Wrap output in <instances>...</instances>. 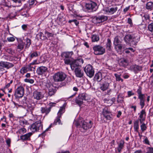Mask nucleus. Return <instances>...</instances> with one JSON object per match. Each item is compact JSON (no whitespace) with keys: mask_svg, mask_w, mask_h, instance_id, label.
Instances as JSON below:
<instances>
[{"mask_svg":"<svg viewBox=\"0 0 153 153\" xmlns=\"http://www.w3.org/2000/svg\"><path fill=\"white\" fill-rule=\"evenodd\" d=\"M67 75L63 72L59 71L55 73L53 76V79L54 82H62L66 78Z\"/></svg>","mask_w":153,"mask_h":153,"instance_id":"nucleus-1","label":"nucleus"},{"mask_svg":"<svg viewBox=\"0 0 153 153\" xmlns=\"http://www.w3.org/2000/svg\"><path fill=\"white\" fill-rule=\"evenodd\" d=\"M94 53L96 55H101L105 52V49L102 46L99 45H95L93 47Z\"/></svg>","mask_w":153,"mask_h":153,"instance_id":"nucleus-2","label":"nucleus"},{"mask_svg":"<svg viewBox=\"0 0 153 153\" xmlns=\"http://www.w3.org/2000/svg\"><path fill=\"white\" fill-rule=\"evenodd\" d=\"M43 125L40 121L36 122L30 126V129L32 132L37 131L42 129Z\"/></svg>","mask_w":153,"mask_h":153,"instance_id":"nucleus-3","label":"nucleus"},{"mask_svg":"<svg viewBox=\"0 0 153 153\" xmlns=\"http://www.w3.org/2000/svg\"><path fill=\"white\" fill-rule=\"evenodd\" d=\"M85 73L89 77H92L94 73V69L93 66L90 64L87 65L84 68Z\"/></svg>","mask_w":153,"mask_h":153,"instance_id":"nucleus-4","label":"nucleus"},{"mask_svg":"<svg viewBox=\"0 0 153 153\" xmlns=\"http://www.w3.org/2000/svg\"><path fill=\"white\" fill-rule=\"evenodd\" d=\"M14 66V64L12 63L1 61L0 62V70L1 71H3L5 70V68L8 69L12 68Z\"/></svg>","mask_w":153,"mask_h":153,"instance_id":"nucleus-5","label":"nucleus"},{"mask_svg":"<svg viewBox=\"0 0 153 153\" xmlns=\"http://www.w3.org/2000/svg\"><path fill=\"white\" fill-rule=\"evenodd\" d=\"M108 18L107 16L103 15L95 16L92 19L93 22L97 24L104 22L106 21Z\"/></svg>","mask_w":153,"mask_h":153,"instance_id":"nucleus-6","label":"nucleus"},{"mask_svg":"<svg viewBox=\"0 0 153 153\" xmlns=\"http://www.w3.org/2000/svg\"><path fill=\"white\" fill-rule=\"evenodd\" d=\"M24 88L22 86L18 87L15 90L14 95L16 98H22L24 94Z\"/></svg>","mask_w":153,"mask_h":153,"instance_id":"nucleus-7","label":"nucleus"},{"mask_svg":"<svg viewBox=\"0 0 153 153\" xmlns=\"http://www.w3.org/2000/svg\"><path fill=\"white\" fill-rule=\"evenodd\" d=\"M64 112V109L62 107H61L60 108L58 113L57 116V117L56 119L54 120L53 123V124L56 125L58 123L59 124H62V123H61L60 118L62 116V114Z\"/></svg>","mask_w":153,"mask_h":153,"instance_id":"nucleus-8","label":"nucleus"},{"mask_svg":"<svg viewBox=\"0 0 153 153\" xmlns=\"http://www.w3.org/2000/svg\"><path fill=\"white\" fill-rule=\"evenodd\" d=\"M86 8L88 10H91L93 11H96L97 6L96 4L91 1H89L85 4Z\"/></svg>","mask_w":153,"mask_h":153,"instance_id":"nucleus-9","label":"nucleus"},{"mask_svg":"<svg viewBox=\"0 0 153 153\" xmlns=\"http://www.w3.org/2000/svg\"><path fill=\"white\" fill-rule=\"evenodd\" d=\"M79 125L82 127L83 129L87 130L91 127L92 122L91 121H90L88 123H87L85 121H82Z\"/></svg>","mask_w":153,"mask_h":153,"instance_id":"nucleus-10","label":"nucleus"},{"mask_svg":"<svg viewBox=\"0 0 153 153\" xmlns=\"http://www.w3.org/2000/svg\"><path fill=\"white\" fill-rule=\"evenodd\" d=\"M118 7L117 6H114L111 7L105 8L104 10L106 13L109 15H112L117 10Z\"/></svg>","mask_w":153,"mask_h":153,"instance_id":"nucleus-11","label":"nucleus"},{"mask_svg":"<svg viewBox=\"0 0 153 153\" xmlns=\"http://www.w3.org/2000/svg\"><path fill=\"white\" fill-rule=\"evenodd\" d=\"M44 97L42 93L40 91H35L33 92V97L37 100H41Z\"/></svg>","mask_w":153,"mask_h":153,"instance_id":"nucleus-12","label":"nucleus"},{"mask_svg":"<svg viewBox=\"0 0 153 153\" xmlns=\"http://www.w3.org/2000/svg\"><path fill=\"white\" fill-rule=\"evenodd\" d=\"M48 72V68L45 66H41L38 67L37 69L36 72L39 75H42Z\"/></svg>","mask_w":153,"mask_h":153,"instance_id":"nucleus-13","label":"nucleus"},{"mask_svg":"<svg viewBox=\"0 0 153 153\" xmlns=\"http://www.w3.org/2000/svg\"><path fill=\"white\" fill-rule=\"evenodd\" d=\"M103 115L106 120H111L112 119V114L106 108H104L102 112Z\"/></svg>","mask_w":153,"mask_h":153,"instance_id":"nucleus-14","label":"nucleus"},{"mask_svg":"<svg viewBox=\"0 0 153 153\" xmlns=\"http://www.w3.org/2000/svg\"><path fill=\"white\" fill-rule=\"evenodd\" d=\"M74 71L75 75L76 77L81 78H82L84 76V72L81 68L76 69Z\"/></svg>","mask_w":153,"mask_h":153,"instance_id":"nucleus-15","label":"nucleus"},{"mask_svg":"<svg viewBox=\"0 0 153 153\" xmlns=\"http://www.w3.org/2000/svg\"><path fill=\"white\" fill-rule=\"evenodd\" d=\"M118 61L119 65L123 67H126L128 64V61L124 58H120L118 59Z\"/></svg>","mask_w":153,"mask_h":153,"instance_id":"nucleus-16","label":"nucleus"},{"mask_svg":"<svg viewBox=\"0 0 153 153\" xmlns=\"http://www.w3.org/2000/svg\"><path fill=\"white\" fill-rule=\"evenodd\" d=\"M131 70L136 74L139 71H141L142 68V67L141 66L137 65H133L131 66Z\"/></svg>","mask_w":153,"mask_h":153,"instance_id":"nucleus-17","label":"nucleus"},{"mask_svg":"<svg viewBox=\"0 0 153 153\" xmlns=\"http://www.w3.org/2000/svg\"><path fill=\"white\" fill-rule=\"evenodd\" d=\"M138 98L140 99V104L141 107V108H143L145 105V94H143L138 96Z\"/></svg>","mask_w":153,"mask_h":153,"instance_id":"nucleus-18","label":"nucleus"},{"mask_svg":"<svg viewBox=\"0 0 153 153\" xmlns=\"http://www.w3.org/2000/svg\"><path fill=\"white\" fill-rule=\"evenodd\" d=\"M40 111L42 114H44L46 115H47L51 111V107L45 106L42 107Z\"/></svg>","mask_w":153,"mask_h":153,"instance_id":"nucleus-19","label":"nucleus"},{"mask_svg":"<svg viewBox=\"0 0 153 153\" xmlns=\"http://www.w3.org/2000/svg\"><path fill=\"white\" fill-rule=\"evenodd\" d=\"M100 84V89L103 91L107 89L109 86V84L105 82H101Z\"/></svg>","mask_w":153,"mask_h":153,"instance_id":"nucleus-20","label":"nucleus"},{"mask_svg":"<svg viewBox=\"0 0 153 153\" xmlns=\"http://www.w3.org/2000/svg\"><path fill=\"white\" fill-rule=\"evenodd\" d=\"M146 113L145 110L143 109L141 111L139 116V120L140 123H142L145 121V117L146 115Z\"/></svg>","mask_w":153,"mask_h":153,"instance_id":"nucleus-21","label":"nucleus"},{"mask_svg":"<svg viewBox=\"0 0 153 153\" xmlns=\"http://www.w3.org/2000/svg\"><path fill=\"white\" fill-rule=\"evenodd\" d=\"M48 89V94L51 96L53 95L56 92V90L55 87L52 85L49 86Z\"/></svg>","mask_w":153,"mask_h":153,"instance_id":"nucleus-22","label":"nucleus"},{"mask_svg":"<svg viewBox=\"0 0 153 153\" xmlns=\"http://www.w3.org/2000/svg\"><path fill=\"white\" fill-rule=\"evenodd\" d=\"M73 54V51L66 52L63 53L61 56L63 58H65V59H69L71 57Z\"/></svg>","mask_w":153,"mask_h":153,"instance_id":"nucleus-23","label":"nucleus"},{"mask_svg":"<svg viewBox=\"0 0 153 153\" xmlns=\"http://www.w3.org/2000/svg\"><path fill=\"white\" fill-rule=\"evenodd\" d=\"M25 45V43L22 40L19 41L17 47V50L18 51H21L24 48Z\"/></svg>","mask_w":153,"mask_h":153,"instance_id":"nucleus-24","label":"nucleus"},{"mask_svg":"<svg viewBox=\"0 0 153 153\" xmlns=\"http://www.w3.org/2000/svg\"><path fill=\"white\" fill-rule=\"evenodd\" d=\"M32 134V133H29L24 135L21 136L20 137V139L21 140H22L23 141L29 140L30 139V137Z\"/></svg>","mask_w":153,"mask_h":153,"instance_id":"nucleus-25","label":"nucleus"},{"mask_svg":"<svg viewBox=\"0 0 153 153\" xmlns=\"http://www.w3.org/2000/svg\"><path fill=\"white\" fill-rule=\"evenodd\" d=\"M105 103H106L108 104V106H111L115 102V98L113 97L111 99H105L104 100Z\"/></svg>","mask_w":153,"mask_h":153,"instance_id":"nucleus-26","label":"nucleus"},{"mask_svg":"<svg viewBox=\"0 0 153 153\" xmlns=\"http://www.w3.org/2000/svg\"><path fill=\"white\" fill-rule=\"evenodd\" d=\"M124 143L125 142L123 140H121L120 141L119 143L118 144V146L117 148V150L119 152H120L122 149L124 147Z\"/></svg>","mask_w":153,"mask_h":153,"instance_id":"nucleus-27","label":"nucleus"},{"mask_svg":"<svg viewBox=\"0 0 153 153\" xmlns=\"http://www.w3.org/2000/svg\"><path fill=\"white\" fill-rule=\"evenodd\" d=\"M71 67L73 71L75 70L76 69L79 68H80L77 64H76L74 60L72 61L71 62Z\"/></svg>","mask_w":153,"mask_h":153,"instance_id":"nucleus-28","label":"nucleus"},{"mask_svg":"<svg viewBox=\"0 0 153 153\" xmlns=\"http://www.w3.org/2000/svg\"><path fill=\"white\" fill-rule=\"evenodd\" d=\"M95 79L98 82H100L102 79V74L101 72H98L97 73L94 77Z\"/></svg>","mask_w":153,"mask_h":153,"instance_id":"nucleus-29","label":"nucleus"},{"mask_svg":"<svg viewBox=\"0 0 153 153\" xmlns=\"http://www.w3.org/2000/svg\"><path fill=\"white\" fill-rule=\"evenodd\" d=\"M146 8L147 10H153V2L151 1L148 2L146 4Z\"/></svg>","mask_w":153,"mask_h":153,"instance_id":"nucleus-30","label":"nucleus"},{"mask_svg":"<svg viewBox=\"0 0 153 153\" xmlns=\"http://www.w3.org/2000/svg\"><path fill=\"white\" fill-rule=\"evenodd\" d=\"M139 128V120H137L134 122V131L136 132H138Z\"/></svg>","mask_w":153,"mask_h":153,"instance_id":"nucleus-31","label":"nucleus"},{"mask_svg":"<svg viewBox=\"0 0 153 153\" xmlns=\"http://www.w3.org/2000/svg\"><path fill=\"white\" fill-rule=\"evenodd\" d=\"M92 41L93 42H97L100 39L99 35L98 34H93L91 37Z\"/></svg>","mask_w":153,"mask_h":153,"instance_id":"nucleus-32","label":"nucleus"},{"mask_svg":"<svg viewBox=\"0 0 153 153\" xmlns=\"http://www.w3.org/2000/svg\"><path fill=\"white\" fill-rule=\"evenodd\" d=\"M132 36L130 34L126 35L124 37V40L126 43H128L131 39H132Z\"/></svg>","mask_w":153,"mask_h":153,"instance_id":"nucleus-33","label":"nucleus"},{"mask_svg":"<svg viewBox=\"0 0 153 153\" xmlns=\"http://www.w3.org/2000/svg\"><path fill=\"white\" fill-rule=\"evenodd\" d=\"M111 40L109 39L108 38L107 39V42L106 43V48L109 51H111Z\"/></svg>","mask_w":153,"mask_h":153,"instance_id":"nucleus-34","label":"nucleus"},{"mask_svg":"<svg viewBox=\"0 0 153 153\" xmlns=\"http://www.w3.org/2000/svg\"><path fill=\"white\" fill-rule=\"evenodd\" d=\"M77 64L80 67H81L82 65L84 62V60L82 58H79L74 60Z\"/></svg>","mask_w":153,"mask_h":153,"instance_id":"nucleus-35","label":"nucleus"},{"mask_svg":"<svg viewBox=\"0 0 153 153\" xmlns=\"http://www.w3.org/2000/svg\"><path fill=\"white\" fill-rule=\"evenodd\" d=\"M120 36H117L114 38V45H117L121 43V41L120 40Z\"/></svg>","mask_w":153,"mask_h":153,"instance_id":"nucleus-36","label":"nucleus"},{"mask_svg":"<svg viewBox=\"0 0 153 153\" xmlns=\"http://www.w3.org/2000/svg\"><path fill=\"white\" fill-rule=\"evenodd\" d=\"M114 48L115 50L117 52L121 51L122 50L123 46L121 44H117V45H114Z\"/></svg>","mask_w":153,"mask_h":153,"instance_id":"nucleus-37","label":"nucleus"},{"mask_svg":"<svg viewBox=\"0 0 153 153\" xmlns=\"http://www.w3.org/2000/svg\"><path fill=\"white\" fill-rule=\"evenodd\" d=\"M87 94L85 93H83L80 94L78 97L79 98L81 99L82 100H87Z\"/></svg>","mask_w":153,"mask_h":153,"instance_id":"nucleus-38","label":"nucleus"},{"mask_svg":"<svg viewBox=\"0 0 153 153\" xmlns=\"http://www.w3.org/2000/svg\"><path fill=\"white\" fill-rule=\"evenodd\" d=\"M140 123L141 124L140 126L141 130L142 132H143L146 130L147 128L146 125L145 124L144 122Z\"/></svg>","mask_w":153,"mask_h":153,"instance_id":"nucleus-39","label":"nucleus"},{"mask_svg":"<svg viewBox=\"0 0 153 153\" xmlns=\"http://www.w3.org/2000/svg\"><path fill=\"white\" fill-rule=\"evenodd\" d=\"M38 36L39 37L40 39L42 40H45L47 39V37L45 36L43 33L41 32H40L38 33Z\"/></svg>","mask_w":153,"mask_h":153,"instance_id":"nucleus-40","label":"nucleus"},{"mask_svg":"<svg viewBox=\"0 0 153 153\" xmlns=\"http://www.w3.org/2000/svg\"><path fill=\"white\" fill-rule=\"evenodd\" d=\"M83 100L79 98V97H78L76 99L75 102L79 105L80 106L83 103Z\"/></svg>","mask_w":153,"mask_h":153,"instance_id":"nucleus-41","label":"nucleus"},{"mask_svg":"<svg viewBox=\"0 0 153 153\" xmlns=\"http://www.w3.org/2000/svg\"><path fill=\"white\" fill-rule=\"evenodd\" d=\"M38 56V54L37 51H35L32 53H30V59H31L37 56Z\"/></svg>","mask_w":153,"mask_h":153,"instance_id":"nucleus-42","label":"nucleus"},{"mask_svg":"<svg viewBox=\"0 0 153 153\" xmlns=\"http://www.w3.org/2000/svg\"><path fill=\"white\" fill-rule=\"evenodd\" d=\"M28 71V69L27 67H23L20 69V72L21 74H23L24 73H26Z\"/></svg>","mask_w":153,"mask_h":153,"instance_id":"nucleus-43","label":"nucleus"},{"mask_svg":"<svg viewBox=\"0 0 153 153\" xmlns=\"http://www.w3.org/2000/svg\"><path fill=\"white\" fill-rule=\"evenodd\" d=\"M123 97L121 95L119 94L118 95L117 100V102L118 103H122L123 101Z\"/></svg>","mask_w":153,"mask_h":153,"instance_id":"nucleus-44","label":"nucleus"},{"mask_svg":"<svg viewBox=\"0 0 153 153\" xmlns=\"http://www.w3.org/2000/svg\"><path fill=\"white\" fill-rule=\"evenodd\" d=\"M140 37L139 35H137L136 36H132V39L136 44L139 41Z\"/></svg>","mask_w":153,"mask_h":153,"instance_id":"nucleus-45","label":"nucleus"},{"mask_svg":"<svg viewBox=\"0 0 153 153\" xmlns=\"http://www.w3.org/2000/svg\"><path fill=\"white\" fill-rule=\"evenodd\" d=\"M26 42L25 48H28L31 44V40L28 38H27L26 39Z\"/></svg>","mask_w":153,"mask_h":153,"instance_id":"nucleus-46","label":"nucleus"},{"mask_svg":"<svg viewBox=\"0 0 153 153\" xmlns=\"http://www.w3.org/2000/svg\"><path fill=\"white\" fill-rule=\"evenodd\" d=\"M27 68L28 69V71H33L35 70V66H33V65H30V64L29 65H27Z\"/></svg>","mask_w":153,"mask_h":153,"instance_id":"nucleus-47","label":"nucleus"},{"mask_svg":"<svg viewBox=\"0 0 153 153\" xmlns=\"http://www.w3.org/2000/svg\"><path fill=\"white\" fill-rule=\"evenodd\" d=\"M114 75L116 78V80L117 81H121L122 82L123 81V79L120 77L121 75H119L117 74H115Z\"/></svg>","mask_w":153,"mask_h":153,"instance_id":"nucleus-48","label":"nucleus"},{"mask_svg":"<svg viewBox=\"0 0 153 153\" xmlns=\"http://www.w3.org/2000/svg\"><path fill=\"white\" fill-rule=\"evenodd\" d=\"M148 29L151 33L153 34V23H151L148 25Z\"/></svg>","mask_w":153,"mask_h":153,"instance_id":"nucleus-49","label":"nucleus"},{"mask_svg":"<svg viewBox=\"0 0 153 153\" xmlns=\"http://www.w3.org/2000/svg\"><path fill=\"white\" fill-rule=\"evenodd\" d=\"M26 132V130L24 128H21L19 129L18 130V132L20 134H23Z\"/></svg>","mask_w":153,"mask_h":153,"instance_id":"nucleus-50","label":"nucleus"},{"mask_svg":"<svg viewBox=\"0 0 153 153\" xmlns=\"http://www.w3.org/2000/svg\"><path fill=\"white\" fill-rule=\"evenodd\" d=\"M142 88L140 86H139L137 90V93L138 96L143 94H142Z\"/></svg>","mask_w":153,"mask_h":153,"instance_id":"nucleus-51","label":"nucleus"},{"mask_svg":"<svg viewBox=\"0 0 153 153\" xmlns=\"http://www.w3.org/2000/svg\"><path fill=\"white\" fill-rule=\"evenodd\" d=\"M147 152L146 153H153V148L148 147L146 148Z\"/></svg>","mask_w":153,"mask_h":153,"instance_id":"nucleus-52","label":"nucleus"},{"mask_svg":"<svg viewBox=\"0 0 153 153\" xmlns=\"http://www.w3.org/2000/svg\"><path fill=\"white\" fill-rule=\"evenodd\" d=\"M142 19L143 20H149V16L148 14H145L142 17Z\"/></svg>","mask_w":153,"mask_h":153,"instance_id":"nucleus-53","label":"nucleus"},{"mask_svg":"<svg viewBox=\"0 0 153 153\" xmlns=\"http://www.w3.org/2000/svg\"><path fill=\"white\" fill-rule=\"evenodd\" d=\"M65 63L67 65L70 64L71 65V64L72 61L69 59H64Z\"/></svg>","mask_w":153,"mask_h":153,"instance_id":"nucleus-54","label":"nucleus"},{"mask_svg":"<svg viewBox=\"0 0 153 153\" xmlns=\"http://www.w3.org/2000/svg\"><path fill=\"white\" fill-rule=\"evenodd\" d=\"M71 79L70 77H68L67 79V82H62L61 84V85L62 86H64L66 85V84L68 83V82H69L71 81Z\"/></svg>","mask_w":153,"mask_h":153,"instance_id":"nucleus-55","label":"nucleus"},{"mask_svg":"<svg viewBox=\"0 0 153 153\" xmlns=\"http://www.w3.org/2000/svg\"><path fill=\"white\" fill-rule=\"evenodd\" d=\"M45 34L48 37H53V36L54 34L52 33H49L47 31H45Z\"/></svg>","mask_w":153,"mask_h":153,"instance_id":"nucleus-56","label":"nucleus"},{"mask_svg":"<svg viewBox=\"0 0 153 153\" xmlns=\"http://www.w3.org/2000/svg\"><path fill=\"white\" fill-rule=\"evenodd\" d=\"M15 39L14 36L8 37L7 38V41L9 42H13L15 40Z\"/></svg>","mask_w":153,"mask_h":153,"instance_id":"nucleus-57","label":"nucleus"},{"mask_svg":"<svg viewBox=\"0 0 153 153\" xmlns=\"http://www.w3.org/2000/svg\"><path fill=\"white\" fill-rule=\"evenodd\" d=\"M52 124L50 125L49 126L48 128L43 132L41 135L43 136H45V133L46 131H48V130L51 127Z\"/></svg>","mask_w":153,"mask_h":153,"instance_id":"nucleus-58","label":"nucleus"},{"mask_svg":"<svg viewBox=\"0 0 153 153\" xmlns=\"http://www.w3.org/2000/svg\"><path fill=\"white\" fill-rule=\"evenodd\" d=\"M24 81L25 82H29L31 84L33 83L34 81L33 79H24Z\"/></svg>","mask_w":153,"mask_h":153,"instance_id":"nucleus-59","label":"nucleus"},{"mask_svg":"<svg viewBox=\"0 0 153 153\" xmlns=\"http://www.w3.org/2000/svg\"><path fill=\"white\" fill-rule=\"evenodd\" d=\"M143 142L145 144H147L148 145H150V142L147 137H146L143 141Z\"/></svg>","mask_w":153,"mask_h":153,"instance_id":"nucleus-60","label":"nucleus"},{"mask_svg":"<svg viewBox=\"0 0 153 153\" xmlns=\"http://www.w3.org/2000/svg\"><path fill=\"white\" fill-rule=\"evenodd\" d=\"M71 22H74L76 25H77L79 24V22L76 19H73L69 21V22L71 23Z\"/></svg>","mask_w":153,"mask_h":153,"instance_id":"nucleus-61","label":"nucleus"},{"mask_svg":"<svg viewBox=\"0 0 153 153\" xmlns=\"http://www.w3.org/2000/svg\"><path fill=\"white\" fill-rule=\"evenodd\" d=\"M19 123L21 125L24 126L25 124H26V121L25 120H21L19 121Z\"/></svg>","mask_w":153,"mask_h":153,"instance_id":"nucleus-62","label":"nucleus"},{"mask_svg":"<svg viewBox=\"0 0 153 153\" xmlns=\"http://www.w3.org/2000/svg\"><path fill=\"white\" fill-rule=\"evenodd\" d=\"M28 110H30L32 113V111L34 110V107L33 106H32L31 105H28Z\"/></svg>","mask_w":153,"mask_h":153,"instance_id":"nucleus-63","label":"nucleus"},{"mask_svg":"<svg viewBox=\"0 0 153 153\" xmlns=\"http://www.w3.org/2000/svg\"><path fill=\"white\" fill-rule=\"evenodd\" d=\"M58 19H59V20L61 22H62L63 21L65 20L64 18L62 16H61V15L59 16Z\"/></svg>","mask_w":153,"mask_h":153,"instance_id":"nucleus-64","label":"nucleus"}]
</instances>
